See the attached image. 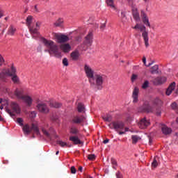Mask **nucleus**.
I'll use <instances>...</instances> for the list:
<instances>
[{
    "instance_id": "obj_1",
    "label": "nucleus",
    "mask_w": 178,
    "mask_h": 178,
    "mask_svg": "<svg viewBox=\"0 0 178 178\" xmlns=\"http://www.w3.org/2000/svg\"><path fill=\"white\" fill-rule=\"evenodd\" d=\"M42 42L47 48L44 49V52H48L49 55H54L56 58H62V52L59 51V47H58V45L54 41L42 38Z\"/></svg>"
},
{
    "instance_id": "obj_2",
    "label": "nucleus",
    "mask_w": 178,
    "mask_h": 178,
    "mask_svg": "<svg viewBox=\"0 0 178 178\" xmlns=\"http://www.w3.org/2000/svg\"><path fill=\"white\" fill-rule=\"evenodd\" d=\"M32 22L33 17L31 15H29L26 18V26L29 29L32 38H37V37H40V33L38 32V30H40V23L36 22V27H34L31 26Z\"/></svg>"
},
{
    "instance_id": "obj_3",
    "label": "nucleus",
    "mask_w": 178,
    "mask_h": 178,
    "mask_svg": "<svg viewBox=\"0 0 178 178\" xmlns=\"http://www.w3.org/2000/svg\"><path fill=\"white\" fill-rule=\"evenodd\" d=\"M135 30L138 29L140 31L142 32V37L143 38V41L145 42V47L148 48L149 47V38L148 37V31H147V28L144 25H140L139 24H136V25L133 27Z\"/></svg>"
},
{
    "instance_id": "obj_4",
    "label": "nucleus",
    "mask_w": 178,
    "mask_h": 178,
    "mask_svg": "<svg viewBox=\"0 0 178 178\" xmlns=\"http://www.w3.org/2000/svg\"><path fill=\"white\" fill-rule=\"evenodd\" d=\"M93 83H90L92 87L96 86L97 90H102V85L104 84V80H105V75L102 74H95L93 76Z\"/></svg>"
},
{
    "instance_id": "obj_5",
    "label": "nucleus",
    "mask_w": 178,
    "mask_h": 178,
    "mask_svg": "<svg viewBox=\"0 0 178 178\" xmlns=\"http://www.w3.org/2000/svg\"><path fill=\"white\" fill-rule=\"evenodd\" d=\"M22 131H24V134H25V136H29L32 131L33 133H35V134H37V136H40V129H38V126L35 124H32L31 126H30L29 124L24 125L22 127Z\"/></svg>"
},
{
    "instance_id": "obj_6",
    "label": "nucleus",
    "mask_w": 178,
    "mask_h": 178,
    "mask_svg": "<svg viewBox=\"0 0 178 178\" xmlns=\"http://www.w3.org/2000/svg\"><path fill=\"white\" fill-rule=\"evenodd\" d=\"M10 108H11V110L9 108H6V112H7V113H9L11 118H15L16 116L15 113H17V115H19V113H20L21 112L20 106L17 103L15 102H11Z\"/></svg>"
},
{
    "instance_id": "obj_7",
    "label": "nucleus",
    "mask_w": 178,
    "mask_h": 178,
    "mask_svg": "<svg viewBox=\"0 0 178 178\" xmlns=\"http://www.w3.org/2000/svg\"><path fill=\"white\" fill-rule=\"evenodd\" d=\"M14 73H16V67L12 65L10 70L4 69L0 74V80L1 81H6V77H10V76H13Z\"/></svg>"
},
{
    "instance_id": "obj_8",
    "label": "nucleus",
    "mask_w": 178,
    "mask_h": 178,
    "mask_svg": "<svg viewBox=\"0 0 178 178\" xmlns=\"http://www.w3.org/2000/svg\"><path fill=\"white\" fill-rule=\"evenodd\" d=\"M138 112H140V113H152V112H154V107L149 105V103L146 102L143 106L138 108Z\"/></svg>"
},
{
    "instance_id": "obj_9",
    "label": "nucleus",
    "mask_w": 178,
    "mask_h": 178,
    "mask_svg": "<svg viewBox=\"0 0 178 178\" xmlns=\"http://www.w3.org/2000/svg\"><path fill=\"white\" fill-rule=\"evenodd\" d=\"M84 70H85L86 76L88 79L89 83H93V78H94V76H95V73H94V70H92L91 67H90V65L87 64L84 65Z\"/></svg>"
},
{
    "instance_id": "obj_10",
    "label": "nucleus",
    "mask_w": 178,
    "mask_h": 178,
    "mask_svg": "<svg viewBox=\"0 0 178 178\" xmlns=\"http://www.w3.org/2000/svg\"><path fill=\"white\" fill-rule=\"evenodd\" d=\"M87 121V118L84 115H75L72 117V122L74 124H81Z\"/></svg>"
},
{
    "instance_id": "obj_11",
    "label": "nucleus",
    "mask_w": 178,
    "mask_h": 178,
    "mask_svg": "<svg viewBox=\"0 0 178 178\" xmlns=\"http://www.w3.org/2000/svg\"><path fill=\"white\" fill-rule=\"evenodd\" d=\"M36 108L40 113H44L47 115V113H49V108H48V106L45 103H39L37 104Z\"/></svg>"
},
{
    "instance_id": "obj_12",
    "label": "nucleus",
    "mask_w": 178,
    "mask_h": 178,
    "mask_svg": "<svg viewBox=\"0 0 178 178\" xmlns=\"http://www.w3.org/2000/svg\"><path fill=\"white\" fill-rule=\"evenodd\" d=\"M115 130H123L124 129V123L122 121H115L109 124V127L112 126Z\"/></svg>"
},
{
    "instance_id": "obj_13",
    "label": "nucleus",
    "mask_w": 178,
    "mask_h": 178,
    "mask_svg": "<svg viewBox=\"0 0 178 178\" xmlns=\"http://www.w3.org/2000/svg\"><path fill=\"white\" fill-rule=\"evenodd\" d=\"M55 37L58 44H62V42H67V40H69V37L66 35L56 33Z\"/></svg>"
},
{
    "instance_id": "obj_14",
    "label": "nucleus",
    "mask_w": 178,
    "mask_h": 178,
    "mask_svg": "<svg viewBox=\"0 0 178 178\" xmlns=\"http://www.w3.org/2000/svg\"><path fill=\"white\" fill-rule=\"evenodd\" d=\"M140 16L142 17L143 23H144L145 26H147V27H151V24L149 23V19H148V16L147 15V13L144 12V10H141Z\"/></svg>"
},
{
    "instance_id": "obj_15",
    "label": "nucleus",
    "mask_w": 178,
    "mask_h": 178,
    "mask_svg": "<svg viewBox=\"0 0 178 178\" xmlns=\"http://www.w3.org/2000/svg\"><path fill=\"white\" fill-rule=\"evenodd\" d=\"M149 124H151L149 120H147L146 118H143L140 120L138 123V127H140V129H147V127H148Z\"/></svg>"
},
{
    "instance_id": "obj_16",
    "label": "nucleus",
    "mask_w": 178,
    "mask_h": 178,
    "mask_svg": "<svg viewBox=\"0 0 178 178\" xmlns=\"http://www.w3.org/2000/svg\"><path fill=\"white\" fill-rule=\"evenodd\" d=\"M139 92H140V89H138V88L137 87H135L132 93L133 102L134 104H137V102H138Z\"/></svg>"
},
{
    "instance_id": "obj_17",
    "label": "nucleus",
    "mask_w": 178,
    "mask_h": 178,
    "mask_svg": "<svg viewBox=\"0 0 178 178\" xmlns=\"http://www.w3.org/2000/svg\"><path fill=\"white\" fill-rule=\"evenodd\" d=\"M23 94H24V91L22 88H17L14 92V95L17 98H18V99H23V97H24V95Z\"/></svg>"
},
{
    "instance_id": "obj_18",
    "label": "nucleus",
    "mask_w": 178,
    "mask_h": 178,
    "mask_svg": "<svg viewBox=\"0 0 178 178\" xmlns=\"http://www.w3.org/2000/svg\"><path fill=\"white\" fill-rule=\"evenodd\" d=\"M23 102L27 105V106H31L33 105V98L29 95H24L22 99Z\"/></svg>"
},
{
    "instance_id": "obj_19",
    "label": "nucleus",
    "mask_w": 178,
    "mask_h": 178,
    "mask_svg": "<svg viewBox=\"0 0 178 178\" xmlns=\"http://www.w3.org/2000/svg\"><path fill=\"white\" fill-rule=\"evenodd\" d=\"M161 131L165 136H169V134H172V130L166 125H162Z\"/></svg>"
},
{
    "instance_id": "obj_20",
    "label": "nucleus",
    "mask_w": 178,
    "mask_h": 178,
    "mask_svg": "<svg viewBox=\"0 0 178 178\" xmlns=\"http://www.w3.org/2000/svg\"><path fill=\"white\" fill-rule=\"evenodd\" d=\"M70 141H72L75 145H81L83 142L80 140L79 136H72L70 137Z\"/></svg>"
},
{
    "instance_id": "obj_21",
    "label": "nucleus",
    "mask_w": 178,
    "mask_h": 178,
    "mask_svg": "<svg viewBox=\"0 0 178 178\" xmlns=\"http://www.w3.org/2000/svg\"><path fill=\"white\" fill-rule=\"evenodd\" d=\"M176 87V82H172L168 88L167 90H166V95H170V94H172L173 90H175Z\"/></svg>"
},
{
    "instance_id": "obj_22",
    "label": "nucleus",
    "mask_w": 178,
    "mask_h": 178,
    "mask_svg": "<svg viewBox=\"0 0 178 178\" xmlns=\"http://www.w3.org/2000/svg\"><path fill=\"white\" fill-rule=\"evenodd\" d=\"M166 77L165 76H159L154 79V83L156 84H163V83L166 82Z\"/></svg>"
},
{
    "instance_id": "obj_23",
    "label": "nucleus",
    "mask_w": 178,
    "mask_h": 178,
    "mask_svg": "<svg viewBox=\"0 0 178 178\" xmlns=\"http://www.w3.org/2000/svg\"><path fill=\"white\" fill-rule=\"evenodd\" d=\"M77 111L79 113H86V106L83 103L78 104Z\"/></svg>"
},
{
    "instance_id": "obj_24",
    "label": "nucleus",
    "mask_w": 178,
    "mask_h": 178,
    "mask_svg": "<svg viewBox=\"0 0 178 178\" xmlns=\"http://www.w3.org/2000/svg\"><path fill=\"white\" fill-rule=\"evenodd\" d=\"M86 44L91 45L92 44V32H89L88 35L86 37Z\"/></svg>"
},
{
    "instance_id": "obj_25",
    "label": "nucleus",
    "mask_w": 178,
    "mask_h": 178,
    "mask_svg": "<svg viewBox=\"0 0 178 178\" xmlns=\"http://www.w3.org/2000/svg\"><path fill=\"white\" fill-rule=\"evenodd\" d=\"M60 49L62 51H63V52H70L72 47L69 44H64L60 45Z\"/></svg>"
},
{
    "instance_id": "obj_26",
    "label": "nucleus",
    "mask_w": 178,
    "mask_h": 178,
    "mask_svg": "<svg viewBox=\"0 0 178 178\" xmlns=\"http://www.w3.org/2000/svg\"><path fill=\"white\" fill-rule=\"evenodd\" d=\"M10 77H12L11 80L13 81V83H15V84H18L19 82V76H17L16 72H14L13 75H10Z\"/></svg>"
},
{
    "instance_id": "obj_27",
    "label": "nucleus",
    "mask_w": 178,
    "mask_h": 178,
    "mask_svg": "<svg viewBox=\"0 0 178 178\" xmlns=\"http://www.w3.org/2000/svg\"><path fill=\"white\" fill-rule=\"evenodd\" d=\"M49 106L50 108H60V106H62V104L55 101H51L49 102Z\"/></svg>"
},
{
    "instance_id": "obj_28",
    "label": "nucleus",
    "mask_w": 178,
    "mask_h": 178,
    "mask_svg": "<svg viewBox=\"0 0 178 178\" xmlns=\"http://www.w3.org/2000/svg\"><path fill=\"white\" fill-rule=\"evenodd\" d=\"M79 56H80V54L77 51L71 53V58L72 60H77V59H79Z\"/></svg>"
},
{
    "instance_id": "obj_29",
    "label": "nucleus",
    "mask_w": 178,
    "mask_h": 178,
    "mask_svg": "<svg viewBox=\"0 0 178 178\" xmlns=\"http://www.w3.org/2000/svg\"><path fill=\"white\" fill-rule=\"evenodd\" d=\"M57 144H58V145L62 147H68V148H70V147H72V145H69L67 143L63 142L62 140H57Z\"/></svg>"
},
{
    "instance_id": "obj_30",
    "label": "nucleus",
    "mask_w": 178,
    "mask_h": 178,
    "mask_svg": "<svg viewBox=\"0 0 178 178\" xmlns=\"http://www.w3.org/2000/svg\"><path fill=\"white\" fill-rule=\"evenodd\" d=\"M132 138V144H137L140 140H141V138L137 135H133L131 136Z\"/></svg>"
},
{
    "instance_id": "obj_31",
    "label": "nucleus",
    "mask_w": 178,
    "mask_h": 178,
    "mask_svg": "<svg viewBox=\"0 0 178 178\" xmlns=\"http://www.w3.org/2000/svg\"><path fill=\"white\" fill-rule=\"evenodd\" d=\"M63 25V19L59 18L56 22L54 23V26L56 27H62Z\"/></svg>"
},
{
    "instance_id": "obj_32",
    "label": "nucleus",
    "mask_w": 178,
    "mask_h": 178,
    "mask_svg": "<svg viewBox=\"0 0 178 178\" xmlns=\"http://www.w3.org/2000/svg\"><path fill=\"white\" fill-rule=\"evenodd\" d=\"M15 33H16V28H15L13 26H10L8 31V34L9 35H14Z\"/></svg>"
},
{
    "instance_id": "obj_33",
    "label": "nucleus",
    "mask_w": 178,
    "mask_h": 178,
    "mask_svg": "<svg viewBox=\"0 0 178 178\" xmlns=\"http://www.w3.org/2000/svg\"><path fill=\"white\" fill-rule=\"evenodd\" d=\"M159 69V67L158 66V65H155L151 67L150 72L152 73V74H155L156 73H159L158 72Z\"/></svg>"
},
{
    "instance_id": "obj_34",
    "label": "nucleus",
    "mask_w": 178,
    "mask_h": 178,
    "mask_svg": "<svg viewBox=\"0 0 178 178\" xmlns=\"http://www.w3.org/2000/svg\"><path fill=\"white\" fill-rule=\"evenodd\" d=\"M106 3L108 5V6H110V8H111V9H113L114 10H115L116 7L115 6V3H113V0H106Z\"/></svg>"
},
{
    "instance_id": "obj_35",
    "label": "nucleus",
    "mask_w": 178,
    "mask_h": 178,
    "mask_svg": "<svg viewBox=\"0 0 178 178\" xmlns=\"http://www.w3.org/2000/svg\"><path fill=\"white\" fill-rule=\"evenodd\" d=\"M70 134H74L76 136V134H79V129L76 127H72L70 130Z\"/></svg>"
},
{
    "instance_id": "obj_36",
    "label": "nucleus",
    "mask_w": 178,
    "mask_h": 178,
    "mask_svg": "<svg viewBox=\"0 0 178 178\" xmlns=\"http://www.w3.org/2000/svg\"><path fill=\"white\" fill-rule=\"evenodd\" d=\"M133 17L136 22H138L140 20V14H138V12L134 11L133 13Z\"/></svg>"
},
{
    "instance_id": "obj_37",
    "label": "nucleus",
    "mask_w": 178,
    "mask_h": 178,
    "mask_svg": "<svg viewBox=\"0 0 178 178\" xmlns=\"http://www.w3.org/2000/svg\"><path fill=\"white\" fill-rule=\"evenodd\" d=\"M105 122H112V115L107 114L106 116L103 117Z\"/></svg>"
},
{
    "instance_id": "obj_38",
    "label": "nucleus",
    "mask_w": 178,
    "mask_h": 178,
    "mask_svg": "<svg viewBox=\"0 0 178 178\" xmlns=\"http://www.w3.org/2000/svg\"><path fill=\"white\" fill-rule=\"evenodd\" d=\"M171 108H172V109H173V111H175L176 112V113H178V105H177V104H176V102H173L171 104Z\"/></svg>"
},
{
    "instance_id": "obj_39",
    "label": "nucleus",
    "mask_w": 178,
    "mask_h": 178,
    "mask_svg": "<svg viewBox=\"0 0 178 178\" xmlns=\"http://www.w3.org/2000/svg\"><path fill=\"white\" fill-rule=\"evenodd\" d=\"M42 131L47 138H51V134H49V132H48L47 130L44 129H42Z\"/></svg>"
},
{
    "instance_id": "obj_40",
    "label": "nucleus",
    "mask_w": 178,
    "mask_h": 178,
    "mask_svg": "<svg viewBox=\"0 0 178 178\" xmlns=\"http://www.w3.org/2000/svg\"><path fill=\"white\" fill-rule=\"evenodd\" d=\"M149 86V82L148 81H145L142 85V88H143V90H145L148 88Z\"/></svg>"
},
{
    "instance_id": "obj_41",
    "label": "nucleus",
    "mask_w": 178,
    "mask_h": 178,
    "mask_svg": "<svg viewBox=\"0 0 178 178\" xmlns=\"http://www.w3.org/2000/svg\"><path fill=\"white\" fill-rule=\"evenodd\" d=\"M154 105H161V104H162V100H161L159 98H156L154 100Z\"/></svg>"
},
{
    "instance_id": "obj_42",
    "label": "nucleus",
    "mask_w": 178,
    "mask_h": 178,
    "mask_svg": "<svg viewBox=\"0 0 178 178\" xmlns=\"http://www.w3.org/2000/svg\"><path fill=\"white\" fill-rule=\"evenodd\" d=\"M17 123H18V124L19 126L24 127V125L23 124V118H17Z\"/></svg>"
},
{
    "instance_id": "obj_43",
    "label": "nucleus",
    "mask_w": 178,
    "mask_h": 178,
    "mask_svg": "<svg viewBox=\"0 0 178 178\" xmlns=\"http://www.w3.org/2000/svg\"><path fill=\"white\" fill-rule=\"evenodd\" d=\"M111 163L112 165H113V169H116V167L115 166H118V162L116 161V160H115V159H111Z\"/></svg>"
},
{
    "instance_id": "obj_44",
    "label": "nucleus",
    "mask_w": 178,
    "mask_h": 178,
    "mask_svg": "<svg viewBox=\"0 0 178 178\" xmlns=\"http://www.w3.org/2000/svg\"><path fill=\"white\" fill-rule=\"evenodd\" d=\"M88 159H89V161H95V154L88 155Z\"/></svg>"
},
{
    "instance_id": "obj_45",
    "label": "nucleus",
    "mask_w": 178,
    "mask_h": 178,
    "mask_svg": "<svg viewBox=\"0 0 178 178\" xmlns=\"http://www.w3.org/2000/svg\"><path fill=\"white\" fill-rule=\"evenodd\" d=\"M63 66H66V67L69 66V61L67 60V59L66 58H64L63 59Z\"/></svg>"
},
{
    "instance_id": "obj_46",
    "label": "nucleus",
    "mask_w": 178,
    "mask_h": 178,
    "mask_svg": "<svg viewBox=\"0 0 178 178\" xmlns=\"http://www.w3.org/2000/svg\"><path fill=\"white\" fill-rule=\"evenodd\" d=\"M121 18L122 22H126V13L124 12H121Z\"/></svg>"
},
{
    "instance_id": "obj_47",
    "label": "nucleus",
    "mask_w": 178,
    "mask_h": 178,
    "mask_svg": "<svg viewBox=\"0 0 178 178\" xmlns=\"http://www.w3.org/2000/svg\"><path fill=\"white\" fill-rule=\"evenodd\" d=\"M137 77H138L137 74H133L131 78V81L132 82L136 81V80H137Z\"/></svg>"
},
{
    "instance_id": "obj_48",
    "label": "nucleus",
    "mask_w": 178,
    "mask_h": 178,
    "mask_svg": "<svg viewBox=\"0 0 178 178\" xmlns=\"http://www.w3.org/2000/svg\"><path fill=\"white\" fill-rule=\"evenodd\" d=\"M30 118H34L35 116H37V112L35 111H31V113L29 114Z\"/></svg>"
},
{
    "instance_id": "obj_49",
    "label": "nucleus",
    "mask_w": 178,
    "mask_h": 178,
    "mask_svg": "<svg viewBox=\"0 0 178 178\" xmlns=\"http://www.w3.org/2000/svg\"><path fill=\"white\" fill-rule=\"evenodd\" d=\"M152 166L153 168H156V166H158V162L156 161V159H154L153 162L152 163Z\"/></svg>"
},
{
    "instance_id": "obj_50",
    "label": "nucleus",
    "mask_w": 178,
    "mask_h": 178,
    "mask_svg": "<svg viewBox=\"0 0 178 178\" xmlns=\"http://www.w3.org/2000/svg\"><path fill=\"white\" fill-rule=\"evenodd\" d=\"M5 63V59H3V57L0 54V66H2Z\"/></svg>"
},
{
    "instance_id": "obj_51",
    "label": "nucleus",
    "mask_w": 178,
    "mask_h": 178,
    "mask_svg": "<svg viewBox=\"0 0 178 178\" xmlns=\"http://www.w3.org/2000/svg\"><path fill=\"white\" fill-rule=\"evenodd\" d=\"M105 27H106V22H105L104 24H102L100 26V30H105Z\"/></svg>"
},
{
    "instance_id": "obj_52",
    "label": "nucleus",
    "mask_w": 178,
    "mask_h": 178,
    "mask_svg": "<svg viewBox=\"0 0 178 178\" xmlns=\"http://www.w3.org/2000/svg\"><path fill=\"white\" fill-rule=\"evenodd\" d=\"M76 168L74 166H72L71 167V173H72V175L76 174Z\"/></svg>"
},
{
    "instance_id": "obj_53",
    "label": "nucleus",
    "mask_w": 178,
    "mask_h": 178,
    "mask_svg": "<svg viewBox=\"0 0 178 178\" xmlns=\"http://www.w3.org/2000/svg\"><path fill=\"white\" fill-rule=\"evenodd\" d=\"M115 176H116L117 178H122L123 177L120 171H118L115 173Z\"/></svg>"
},
{
    "instance_id": "obj_54",
    "label": "nucleus",
    "mask_w": 178,
    "mask_h": 178,
    "mask_svg": "<svg viewBox=\"0 0 178 178\" xmlns=\"http://www.w3.org/2000/svg\"><path fill=\"white\" fill-rule=\"evenodd\" d=\"M156 115H157V116H160V115H161V109H158L157 110Z\"/></svg>"
},
{
    "instance_id": "obj_55",
    "label": "nucleus",
    "mask_w": 178,
    "mask_h": 178,
    "mask_svg": "<svg viewBox=\"0 0 178 178\" xmlns=\"http://www.w3.org/2000/svg\"><path fill=\"white\" fill-rule=\"evenodd\" d=\"M143 62L144 65H145V63H147V58H145V57L143 58Z\"/></svg>"
},
{
    "instance_id": "obj_56",
    "label": "nucleus",
    "mask_w": 178,
    "mask_h": 178,
    "mask_svg": "<svg viewBox=\"0 0 178 178\" xmlns=\"http://www.w3.org/2000/svg\"><path fill=\"white\" fill-rule=\"evenodd\" d=\"M104 144H108L109 143V139H106L103 141Z\"/></svg>"
},
{
    "instance_id": "obj_57",
    "label": "nucleus",
    "mask_w": 178,
    "mask_h": 178,
    "mask_svg": "<svg viewBox=\"0 0 178 178\" xmlns=\"http://www.w3.org/2000/svg\"><path fill=\"white\" fill-rule=\"evenodd\" d=\"M125 134V131H119L118 132V134L120 135V136H122V134Z\"/></svg>"
},
{
    "instance_id": "obj_58",
    "label": "nucleus",
    "mask_w": 178,
    "mask_h": 178,
    "mask_svg": "<svg viewBox=\"0 0 178 178\" xmlns=\"http://www.w3.org/2000/svg\"><path fill=\"white\" fill-rule=\"evenodd\" d=\"M79 172H83V167H79Z\"/></svg>"
},
{
    "instance_id": "obj_59",
    "label": "nucleus",
    "mask_w": 178,
    "mask_h": 178,
    "mask_svg": "<svg viewBox=\"0 0 178 178\" xmlns=\"http://www.w3.org/2000/svg\"><path fill=\"white\" fill-rule=\"evenodd\" d=\"M3 16V15L2 14V11L0 10V19Z\"/></svg>"
},
{
    "instance_id": "obj_60",
    "label": "nucleus",
    "mask_w": 178,
    "mask_h": 178,
    "mask_svg": "<svg viewBox=\"0 0 178 178\" xmlns=\"http://www.w3.org/2000/svg\"><path fill=\"white\" fill-rule=\"evenodd\" d=\"M127 2H128L129 3H131V2H133L134 0H127Z\"/></svg>"
},
{
    "instance_id": "obj_61",
    "label": "nucleus",
    "mask_w": 178,
    "mask_h": 178,
    "mask_svg": "<svg viewBox=\"0 0 178 178\" xmlns=\"http://www.w3.org/2000/svg\"><path fill=\"white\" fill-rule=\"evenodd\" d=\"M151 65H152V63H149L147 66V67H149V66H151Z\"/></svg>"
},
{
    "instance_id": "obj_62",
    "label": "nucleus",
    "mask_w": 178,
    "mask_h": 178,
    "mask_svg": "<svg viewBox=\"0 0 178 178\" xmlns=\"http://www.w3.org/2000/svg\"><path fill=\"white\" fill-rule=\"evenodd\" d=\"M125 131H129V128L126 127L125 128Z\"/></svg>"
},
{
    "instance_id": "obj_63",
    "label": "nucleus",
    "mask_w": 178,
    "mask_h": 178,
    "mask_svg": "<svg viewBox=\"0 0 178 178\" xmlns=\"http://www.w3.org/2000/svg\"><path fill=\"white\" fill-rule=\"evenodd\" d=\"M176 92H177V94H178V85H177V90H176Z\"/></svg>"
},
{
    "instance_id": "obj_64",
    "label": "nucleus",
    "mask_w": 178,
    "mask_h": 178,
    "mask_svg": "<svg viewBox=\"0 0 178 178\" xmlns=\"http://www.w3.org/2000/svg\"><path fill=\"white\" fill-rule=\"evenodd\" d=\"M175 136H176V137H177V138H178V133H176V134H175Z\"/></svg>"
}]
</instances>
